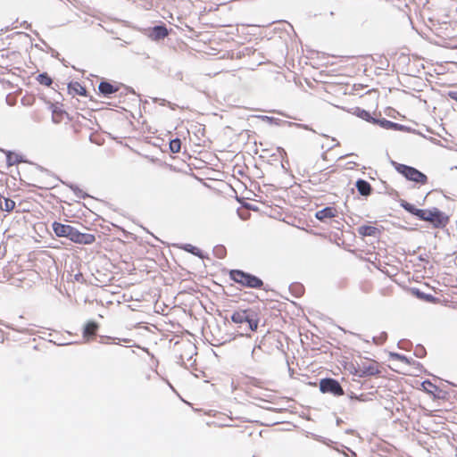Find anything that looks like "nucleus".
Here are the masks:
<instances>
[{"instance_id":"1","label":"nucleus","mask_w":457,"mask_h":457,"mask_svg":"<svg viewBox=\"0 0 457 457\" xmlns=\"http://www.w3.org/2000/svg\"><path fill=\"white\" fill-rule=\"evenodd\" d=\"M231 320L238 328H244L246 332H255L259 327L260 317L253 309H238L232 313Z\"/></svg>"},{"instance_id":"2","label":"nucleus","mask_w":457,"mask_h":457,"mask_svg":"<svg viewBox=\"0 0 457 457\" xmlns=\"http://www.w3.org/2000/svg\"><path fill=\"white\" fill-rule=\"evenodd\" d=\"M382 366L375 360L363 358L357 362L353 374L359 378L378 376L382 372Z\"/></svg>"},{"instance_id":"3","label":"nucleus","mask_w":457,"mask_h":457,"mask_svg":"<svg viewBox=\"0 0 457 457\" xmlns=\"http://www.w3.org/2000/svg\"><path fill=\"white\" fill-rule=\"evenodd\" d=\"M392 165L395 170L403 175L406 179L420 185H425L428 183V177L421 171L418 170L416 168L402 164L397 162H392Z\"/></svg>"},{"instance_id":"4","label":"nucleus","mask_w":457,"mask_h":457,"mask_svg":"<svg viewBox=\"0 0 457 457\" xmlns=\"http://www.w3.org/2000/svg\"><path fill=\"white\" fill-rule=\"evenodd\" d=\"M229 278L242 287L249 288H261L263 286V282L261 278L240 270H230Z\"/></svg>"},{"instance_id":"5","label":"nucleus","mask_w":457,"mask_h":457,"mask_svg":"<svg viewBox=\"0 0 457 457\" xmlns=\"http://www.w3.org/2000/svg\"><path fill=\"white\" fill-rule=\"evenodd\" d=\"M419 219L432 223L435 228L445 227L449 221L448 217L436 208L422 209Z\"/></svg>"},{"instance_id":"6","label":"nucleus","mask_w":457,"mask_h":457,"mask_svg":"<svg viewBox=\"0 0 457 457\" xmlns=\"http://www.w3.org/2000/svg\"><path fill=\"white\" fill-rule=\"evenodd\" d=\"M320 389L322 393H330L337 396L344 395V390L339 382L334 378H323L320 381Z\"/></svg>"},{"instance_id":"7","label":"nucleus","mask_w":457,"mask_h":457,"mask_svg":"<svg viewBox=\"0 0 457 457\" xmlns=\"http://www.w3.org/2000/svg\"><path fill=\"white\" fill-rule=\"evenodd\" d=\"M70 240L76 244L91 245L96 241V236L88 233H81L74 228Z\"/></svg>"},{"instance_id":"8","label":"nucleus","mask_w":457,"mask_h":457,"mask_svg":"<svg viewBox=\"0 0 457 457\" xmlns=\"http://www.w3.org/2000/svg\"><path fill=\"white\" fill-rule=\"evenodd\" d=\"M52 227L57 237H68L69 239L71 238L74 229V228L70 225L62 224L57 221L54 222Z\"/></svg>"},{"instance_id":"9","label":"nucleus","mask_w":457,"mask_h":457,"mask_svg":"<svg viewBox=\"0 0 457 457\" xmlns=\"http://www.w3.org/2000/svg\"><path fill=\"white\" fill-rule=\"evenodd\" d=\"M169 35V30L164 25L155 26L151 29L149 37L153 40L158 41L163 39Z\"/></svg>"},{"instance_id":"10","label":"nucleus","mask_w":457,"mask_h":457,"mask_svg":"<svg viewBox=\"0 0 457 457\" xmlns=\"http://www.w3.org/2000/svg\"><path fill=\"white\" fill-rule=\"evenodd\" d=\"M98 89L101 94L108 96L118 92L120 90V86L116 83L112 84L107 81H102L98 86Z\"/></svg>"},{"instance_id":"11","label":"nucleus","mask_w":457,"mask_h":457,"mask_svg":"<svg viewBox=\"0 0 457 457\" xmlns=\"http://www.w3.org/2000/svg\"><path fill=\"white\" fill-rule=\"evenodd\" d=\"M68 93L72 96H86L87 89L79 82L72 81V82L69 83V85H68Z\"/></svg>"},{"instance_id":"12","label":"nucleus","mask_w":457,"mask_h":457,"mask_svg":"<svg viewBox=\"0 0 457 457\" xmlns=\"http://www.w3.org/2000/svg\"><path fill=\"white\" fill-rule=\"evenodd\" d=\"M358 234L361 237H378L380 235V230L371 225H362L357 228Z\"/></svg>"},{"instance_id":"13","label":"nucleus","mask_w":457,"mask_h":457,"mask_svg":"<svg viewBox=\"0 0 457 457\" xmlns=\"http://www.w3.org/2000/svg\"><path fill=\"white\" fill-rule=\"evenodd\" d=\"M337 213V212L334 207H326L320 211H318L315 214V217L319 220L323 221L326 219L336 217Z\"/></svg>"},{"instance_id":"14","label":"nucleus","mask_w":457,"mask_h":457,"mask_svg":"<svg viewBox=\"0 0 457 457\" xmlns=\"http://www.w3.org/2000/svg\"><path fill=\"white\" fill-rule=\"evenodd\" d=\"M98 328L99 325L96 322H87L84 327L83 337L87 339L90 337H94L96 335Z\"/></svg>"},{"instance_id":"15","label":"nucleus","mask_w":457,"mask_h":457,"mask_svg":"<svg viewBox=\"0 0 457 457\" xmlns=\"http://www.w3.org/2000/svg\"><path fill=\"white\" fill-rule=\"evenodd\" d=\"M356 187L358 192L363 196H368L372 192L370 184L364 179H358L356 181Z\"/></svg>"},{"instance_id":"16","label":"nucleus","mask_w":457,"mask_h":457,"mask_svg":"<svg viewBox=\"0 0 457 457\" xmlns=\"http://www.w3.org/2000/svg\"><path fill=\"white\" fill-rule=\"evenodd\" d=\"M421 389L432 395H435L436 393L439 391L438 386H436L429 380H425L421 383Z\"/></svg>"},{"instance_id":"17","label":"nucleus","mask_w":457,"mask_h":457,"mask_svg":"<svg viewBox=\"0 0 457 457\" xmlns=\"http://www.w3.org/2000/svg\"><path fill=\"white\" fill-rule=\"evenodd\" d=\"M66 112L57 106H54L52 110V119L54 122L60 123L63 120Z\"/></svg>"},{"instance_id":"18","label":"nucleus","mask_w":457,"mask_h":457,"mask_svg":"<svg viewBox=\"0 0 457 457\" xmlns=\"http://www.w3.org/2000/svg\"><path fill=\"white\" fill-rule=\"evenodd\" d=\"M401 206L406 210L408 212L415 215L416 217L420 218V212L422 209H418L413 204L408 203V202H402Z\"/></svg>"},{"instance_id":"19","label":"nucleus","mask_w":457,"mask_h":457,"mask_svg":"<svg viewBox=\"0 0 457 457\" xmlns=\"http://www.w3.org/2000/svg\"><path fill=\"white\" fill-rule=\"evenodd\" d=\"M21 162V157L19 154L13 153H7L6 154V163L8 167L17 165Z\"/></svg>"},{"instance_id":"20","label":"nucleus","mask_w":457,"mask_h":457,"mask_svg":"<svg viewBox=\"0 0 457 457\" xmlns=\"http://www.w3.org/2000/svg\"><path fill=\"white\" fill-rule=\"evenodd\" d=\"M37 80L39 84L49 87L52 85L53 80L47 73H41L37 76Z\"/></svg>"},{"instance_id":"21","label":"nucleus","mask_w":457,"mask_h":457,"mask_svg":"<svg viewBox=\"0 0 457 457\" xmlns=\"http://www.w3.org/2000/svg\"><path fill=\"white\" fill-rule=\"evenodd\" d=\"M0 207L2 210H4L6 212H11L15 207V202L13 200L4 198V203H0Z\"/></svg>"},{"instance_id":"22","label":"nucleus","mask_w":457,"mask_h":457,"mask_svg":"<svg viewBox=\"0 0 457 457\" xmlns=\"http://www.w3.org/2000/svg\"><path fill=\"white\" fill-rule=\"evenodd\" d=\"M170 149L172 153L177 154L180 152L181 141L179 138L172 139L170 142Z\"/></svg>"},{"instance_id":"23","label":"nucleus","mask_w":457,"mask_h":457,"mask_svg":"<svg viewBox=\"0 0 457 457\" xmlns=\"http://www.w3.org/2000/svg\"><path fill=\"white\" fill-rule=\"evenodd\" d=\"M391 357L395 360L403 361L404 363H409V360L406 356L399 354V353H391Z\"/></svg>"},{"instance_id":"24","label":"nucleus","mask_w":457,"mask_h":457,"mask_svg":"<svg viewBox=\"0 0 457 457\" xmlns=\"http://www.w3.org/2000/svg\"><path fill=\"white\" fill-rule=\"evenodd\" d=\"M416 295L421 298V299H424V300H427V301H433L435 298L434 296L430 295H425L423 293H420L419 291L416 292Z\"/></svg>"},{"instance_id":"25","label":"nucleus","mask_w":457,"mask_h":457,"mask_svg":"<svg viewBox=\"0 0 457 457\" xmlns=\"http://www.w3.org/2000/svg\"><path fill=\"white\" fill-rule=\"evenodd\" d=\"M448 96L451 99L455 100L457 102V92H455V91L449 92Z\"/></svg>"},{"instance_id":"26","label":"nucleus","mask_w":457,"mask_h":457,"mask_svg":"<svg viewBox=\"0 0 457 457\" xmlns=\"http://www.w3.org/2000/svg\"><path fill=\"white\" fill-rule=\"evenodd\" d=\"M362 112L365 114V116H369V113L365 111H362Z\"/></svg>"}]
</instances>
